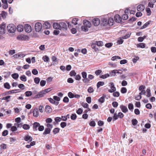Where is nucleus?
<instances>
[{"label":"nucleus","mask_w":156,"mask_h":156,"mask_svg":"<svg viewBox=\"0 0 156 156\" xmlns=\"http://www.w3.org/2000/svg\"><path fill=\"white\" fill-rule=\"evenodd\" d=\"M21 80L25 82L27 81V77L25 75H23L20 77Z\"/></svg>","instance_id":"34"},{"label":"nucleus","mask_w":156,"mask_h":156,"mask_svg":"<svg viewBox=\"0 0 156 156\" xmlns=\"http://www.w3.org/2000/svg\"><path fill=\"white\" fill-rule=\"evenodd\" d=\"M10 97V96H8L5 97H3L2 98V100H6L7 102L9 101V100H8V99Z\"/></svg>","instance_id":"46"},{"label":"nucleus","mask_w":156,"mask_h":156,"mask_svg":"<svg viewBox=\"0 0 156 156\" xmlns=\"http://www.w3.org/2000/svg\"><path fill=\"white\" fill-rule=\"evenodd\" d=\"M121 92L123 94L126 93L127 92V89L126 88L124 87H122L121 89Z\"/></svg>","instance_id":"56"},{"label":"nucleus","mask_w":156,"mask_h":156,"mask_svg":"<svg viewBox=\"0 0 156 156\" xmlns=\"http://www.w3.org/2000/svg\"><path fill=\"white\" fill-rule=\"evenodd\" d=\"M96 45L95 42L94 41L92 43L91 45L92 48L94 49L95 51H97L98 50V48L96 47Z\"/></svg>","instance_id":"19"},{"label":"nucleus","mask_w":156,"mask_h":156,"mask_svg":"<svg viewBox=\"0 0 156 156\" xmlns=\"http://www.w3.org/2000/svg\"><path fill=\"white\" fill-rule=\"evenodd\" d=\"M60 130V129L58 127L55 128L53 130V132L54 134H56L59 132Z\"/></svg>","instance_id":"27"},{"label":"nucleus","mask_w":156,"mask_h":156,"mask_svg":"<svg viewBox=\"0 0 156 156\" xmlns=\"http://www.w3.org/2000/svg\"><path fill=\"white\" fill-rule=\"evenodd\" d=\"M24 27L22 25H19L17 27V29L18 31L20 32L23 30Z\"/></svg>","instance_id":"21"},{"label":"nucleus","mask_w":156,"mask_h":156,"mask_svg":"<svg viewBox=\"0 0 156 156\" xmlns=\"http://www.w3.org/2000/svg\"><path fill=\"white\" fill-rule=\"evenodd\" d=\"M4 87L5 88L9 89L10 88V86L8 83H6L4 84Z\"/></svg>","instance_id":"44"},{"label":"nucleus","mask_w":156,"mask_h":156,"mask_svg":"<svg viewBox=\"0 0 156 156\" xmlns=\"http://www.w3.org/2000/svg\"><path fill=\"white\" fill-rule=\"evenodd\" d=\"M60 29H62L63 30H66L67 29V25L64 22H61L60 23Z\"/></svg>","instance_id":"9"},{"label":"nucleus","mask_w":156,"mask_h":156,"mask_svg":"<svg viewBox=\"0 0 156 156\" xmlns=\"http://www.w3.org/2000/svg\"><path fill=\"white\" fill-rule=\"evenodd\" d=\"M40 124L39 123L37 122H35L33 124V129L34 131H37V128H38Z\"/></svg>","instance_id":"15"},{"label":"nucleus","mask_w":156,"mask_h":156,"mask_svg":"<svg viewBox=\"0 0 156 156\" xmlns=\"http://www.w3.org/2000/svg\"><path fill=\"white\" fill-rule=\"evenodd\" d=\"M112 73L114 74H113V75H114V76L115 75V74L116 73H120V74L122 73L119 72V70H118L117 69L114 70H112Z\"/></svg>","instance_id":"40"},{"label":"nucleus","mask_w":156,"mask_h":156,"mask_svg":"<svg viewBox=\"0 0 156 156\" xmlns=\"http://www.w3.org/2000/svg\"><path fill=\"white\" fill-rule=\"evenodd\" d=\"M118 105V104L116 101H114L112 103V105L114 108H116Z\"/></svg>","instance_id":"62"},{"label":"nucleus","mask_w":156,"mask_h":156,"mask_svg":"<svg viewBox=\"0 0 156 156\" xmlns=\"http://www.w3.org/2000/svg\"><path fill=\"white\" fill-rule=\"evenodd\" d=\"M46 81L44 80H42L40 83L41 86V87H43L46 84Z\"/></svg>","instance_id":"61"},{"label":"nucleus","mask_w":156,"mask_h":156,"mask_svg":"<svg viewBox=\"0 0 156 156\" xmlns=\"http://www.w3.org/2000/svg\"><path fill=\"white\" fill-rule=\"evenodd\" d=\"M113 45V44L112 43H108L105 44V46L108 48H110Z\"/></svg>","instance_id":"57"},{"label":"nucleus","mask_w":156,"mask_h":156,"mask_svg":"<svg viewBox=\"0 0 156 156\" xmlns=\"http://www.w3.org/2000/svg\"><path fill=\"white\" fill-rule=\"evenodd\" d=\"M25 94L26 97H29L32 95V92L31 91H27L25 92Z\"/></svg>","instance_id":"41"},{"label":"nucleus","mask_w":156,"mask_h":156,"mask_svg":"<svg viewBox=\"0 0 156 156\" xmlns=\"http://www.w3.org/2000/svg\"><path fill=\"white\" fill-rule=\"evenodd\" d=\"M104 84V83L102 81L98 82L97 84V87L98 88L101 86H102Z\"/></svg>","instance_id":"30"},{"label":"nucleus","mask_w":156,"mask_h":156,"mask_svg":"<svg viewBox=\"0 0 156 156\" xmlns=\"http://www.w3.org/2000/svg\"><path fill=\"white\" fill-rule=\"evenodd\" d=\"M5 24L3 23L0 25V34H3L5 33Z\"/></svg>","instance_id":"3"},{"label":"nucleus","mask_w":156,"mask_h":156,"mask_svg":"<svg viewBox=\"0 0 156 156\" xmlns=\"http://www.w3.org/2000/svg\"><path fill=\"white\" fill-rule=\"evenodd\" d=\"M132 124L134 126H135L137 124L138 121L136 119H133L132 120Z\"/></svg>","instance_id":"53"},{"label":"nucleus","mask_w":156,"mask_h":156,"mask_svg":"<svg viewBox=\"0 0 156 156\" xmlns=\"http://www.w3.org/2000/svg\"><path fill=\"white\" fill-rule=\"evenodd\" d=\"M145 7L144 5H139L137 7V10L139 11H142L144 9Z\"/></svg>","instance_id":"20"},{"label":"nucleus","mask_w":156,"mask_h":156,"mask_svg":"<svg viewBox=\"0 0 156 156\" xmlns=\"http://www.w3.org/2000/svg\"><path fill=\"white\" fill-rule=\"evenodd\" d=\"M136 19V18L135 17H133L132 18H131L129 20V23L132 22L134 21H135Z\"/></svg>","instance_id":"59"},{"label":"nucleus","mask_w":156,"mask_h":156,"mask_svg":"<svg viewBox=\"0 0 156 156\" xmlns=\"http://www.w3.org/2000/svg\"><path fill=\"white\" fill-rule=\"evenodd\" d=\"M110 86L111 89L108 90V91L111 93H112L116 90V88L115 87L114 84L112 82H111L110 83Z\"/></svg>","instance_id":"4"},{"label":"nucleus","mask_w":156,"mask_h":156,"mask_svg":"<svg viewBox=\"0 0 156 156\" xmlns=\"http://www.w3.org/2000/svg\"><path fill=\"white\" fill-rule=\"evenodd\" d=\"M48 99L51 103L54 104L55 105H58L59 104V102H58L55 101L54 99H52L51 98H48Z\"/></svg>","instance_id":"13"},{"label":"nucleus","mask_w":156,"mask_h":156,"mask_svg":"<svg viewBox=\"0 0 156 156\" xmlns=\"http://www.w3.org/2000/svg\"><path fill=\"white\" fill-rule=\"evenodd\" d=\"M108 25L109 26H111L113 25L114 20L112 18H109L108 20Z\"/></svg>","instance_id":"16"},{"label":"nucleus","mask_w":156,"mask_h":156,"mask_svg":"<svg viewBox=\"0 0 156 156\" xmlns=\"http://www.w3.org/2000/svg\"><path fill=\"white\" fill-rule=\"evenodd\" d=\"M128 107L130 110L132 111H133V104L129 103L128 105Z\"/></svg>","instance_id":"45"},{"label":"nucleus","mask_w":156,"mask_h":156,"mask_svg":"<svg viewBox=\"0 0 156 156\" xmlns=\"http://www.w3.org/2000/svg\"><path fill=\"white\" fill-rule=\"evenodd\" d=\"M137 46L140 48H144L145 47V44L144 43H140L137 44Z\"/></svg>","instance_id":"33"},{"label":"nucleus","mask_w":156,"mask_h":156,"mask_svg":"<svg viewBox=\"0 0 156 156\" xmlns=\"http://www.w3.org/2000/svg\"><path fill=\"white\" fill-rule=\"evenodd\" d=\"M7 29L9 33H13L15 31L16 27L14 24L11 23L7 27Z\"/></svg>","instance_id":"1"},{"label":"nucleus","mask_w":156,"mask_h":156,"mask_svg":"<svg viewBox=\"0 0 156 156\" xmlns=\"http://www.w3.org/2000/svg\"><path fill=\"white\" fill-rule=\"evenodd\" d=\"M88 27L84 25L82 26L81 29L84 32H87L88 30Z\"/></svg>","instance_id":"36"},{"label":"nucleus","mask_w":156,"mask_h":156,"mask_svg":"<svg viewBox=\"0 0 156 156\" xmlns=\"http://www.w3.org/2000/svg\"><path fill=\"white\" fill-rule=\"evenodd\" d=\"M97 45L98 46H102L103 45V42L101 41H95Z\"/></svg>","instance_id":"29"},{"label":"nucleus","mask_w":156,"mask_h":156,"mask_svg":"<svg viewBox=\"0 0 156 156\" xmlns=\"http://www.w3.org/2000/svg\"><path fill=\"white\" fill-rule=\"evenodd\" d=\"M7 15V12L5 11H2L1 14V16L4 19L6 17V16Z\"/></svg>","instance_id":"49"},{"label":"nucleus","mask_w":156,"mask_h":156,"mask_svg":"<svg viewBox=\"0 0 156 156\" xmlns=\"http://www.w3.org/2000/svg\"><path fill=\"white\" fill-rule=\"evenodd\" d=\"M119 92L116 91L113 92V95L114 97H118L119 96Z\"/></svg>","instance_id":"55"},{"label":"nucleus","mask_w":156,"mask_h":156,"mask_svg":"<svg viewBox=\"0 0 156 156\" xmlns=\"http://www.w3.org/2000/svg\"><path fill=\"white\" fill-rule=\"evenodd\" d=\"M40 81V79L39 77H36L34 79V82L36 84H38Z\"/></svg>","instance_id":"47"},{"label":"nucleus","mask_w":156,"mask_h":156,"mask_svg":"<svg viewBox=\"0 0 156 156\" xmlns=\"http://www.w3.org/2000/svg\"><path fill=\"white\" fill-rule=\"evenodd\" d=\"M24 28L26 32L30 33L31 31V27L29 25L26 24L25 25Z\"/></svg>","instance_id":"7"},{"label":"nucleus","mask_w":156,"mask_h":156,"mask_svg":"<svg viewBox=\"0 0 156 156\" xmlns=\"http://www.w3.org/2000/svg\"><path fill=\"white\" fill-rule=\"evenodd\" d=\"M114 20L117 23H119L121 22L122 18L118 14H116L114 17Z\"/></svg>","instance_id":"8"},{"label":"nucleus","mask_w":156,"mask_h":156,"mask_svg":"<svg viewBox=\"0 0 156 156\" xmlns=\"http://www.w3.org/2000/svg\"><path fill=\"white\" fill-rule=\"evenodd\" d=\"M53 28L55 29L60 30V23L59 24L58 23H53Z\"/></svg>","instance_id":"23"},{"label":"nucleus","mask_w":156,"mask_h":156,"mask_svg":"<svg viewBox=\"0 0 156 156\" xmlns=\"http://www.w3.org/2000/svg\"><path fill=\"white\" fill-rule=\"evenodd\" d=\"M50 25L49 23L48 22H45L44 23L43 25V27L45 29H48L50 27Z\"/></svg>","instance_id":"22"},{"label":"nucleus","mask_w":156,"mask_h":156,"mask_svg":"<svg viewBox=\"0 0 156 156\" xmlns=\"http://www.w3.org/2000/svg\"><path fill=\"white\" fill-rule=\"evenodd\" d=\"M123 42V40L121 37L118 39L117 41V43L119 44H122Z\"/></svg>","instance_id":"54"},{"label":"nucleus","mask_w":156,"mask_h":156,"mask_svg":"<svg viewBox=\"0 0 156 156\" xmlns=\"http://www.w3.org/2000/svg\"><path fill=\"white\" fill-rule=\"evenodd\" d=\"M109 76V75L108 74H106L105 75H102L100 77L102 79H106Z\"/></svg>","instance_id":"39"},{"label":"nucleus","mask_w":156,"mask_h":156,"mask_svg":"<svg viewBox=\"0 0 156 156\" xmlns=\"http://www.w3.org/2000/svg\"><path fill=\"white\" fill-rule=\"evenodd\" d=\"M52 111V108L50 106L46 105L45 106V111L47 112L50 113Z\"/></svg>","instance_id":"24"},{"label":"nucleus","mask_w":156,"mask_h":156,"mask_svg":"<svg viewBox=\"0 0 156 156\" xmlns=\"http://www.w3.org/2000/svg\"><path fill=\"white\" fill-rule=\"evenodd\" d=\"M45 94H44V92L43 90L40 92L38 94L36 95L35 96V98H39L42 97L44 96V95Z\"/></svg>","instance_id":"12"},{"label":"nucleus","mask_w":156,"mask_h":156,"mask_svg":"<svg viewBox=\"0 0 156 156\" xmlns=\"http://www.w3.org/2000/svg\"><path fill=\"white\" fill-rule=\"evenodd\" d=\"M12 77L14 79H16L19 77V75L17 73H15L12 74Z\"/></svg>","instance_id":"37"},{"label":"nucleus","mask_w":156,"mask_h":156,"mask_svg":"<svg viewBox=\"0 0 156 156\" xmlns=\"http://www.w3.org/2000/svg\"><path fill=\"white\" fill-rule=\"evenodd\" d=\"M23 128L25 130H28L30 128V126L28 124H24L23 125Z\"/></svg>","instance_id":"35"},{"label":"nucleus","mask_w":156,"mask_h":156,"mask_svg":"<svg viewBox=\"0 0 156 156\" xmlns=\"http://www.w3.org/2000/svg\"><path fill=\"white\" fill-rule=\"evenodd\" d=\"M76 73L74 70H72L69 73V75L71 76H75L76 75Z\"/></svg>","instance_id":"43"},{"label":"nucleus","mask_w":156,"mask_h":156,"mask_svg":"<svg viewBox=\"0 0 156 156\" xmlns=\"http://www.w3.org/2000/svg\"><path fill=\"white\" fill-rule=\"evenodd\" d=\"M77 118V116L75 114H73L71 116L70 118L73 120H75Z\"/></svg>","instance_id":"48"},{"label":"nucleus","mask_w":156,"mask_h":156,"mask_svg":"<svg viewBox=\"0 0 156 156\" xmlns=\"http://www.w3.org/2000/svg\"><path fill=\"white\" fill-rule=\"evenodd\" d=\"M87 90L88 92L90 93H92L94 91V90L93 88L91 87H89L88 88Z\"/></svg>","instance_id":"42"},{"label":"nucleus","mask_w":156,"mask_h":156,"mask_svg":"<svg viewBox=\"0 0 156 156\" xmlns=\"http://www.w3.org/2000/svg\"><path fill=\"white\" fill-rule=\"evenodd\" d=\"M24 139L25 140L29 143L32 140L33 138L31 136L27 135L24 137Z\"/></svg>","instance_id":"14"},{"label":"nucleus","mask_w":156,"mask_h":156,"mask_svg":"<svg viewBox=\"0 0 156 156\" xmlns=\"http://www.w3.org/2000/svg\"><path fill=\"white\" fill-rule=\"evenodd\" d=\"M51 129L49 128H46L44 131L43 133V135H46L49 134L51 132Z\"/></svg>","instance_id":"25"},{"label":"nucleus","mask_w":156,"mask_h":156,"mask_svg":"<svg viewBox=\"0 0 156 156\" xmlns=\"http://www.w3.org/2000/svg\"><path fill=\"white\" fill-rule=\"evenodd\" d=\"M78 20V18H75L73 19L72 23L74 25H76L77 24V22Z\"/></svg>","instance_id":"31"},{"label":"nucleus","mask_w":156,"mask_h":156,"mask_svg":"<svg viewBox=\"0 0 156 156\" xmlns=\"http://www.w3.org/2000/svg\"><path fill=\"white\" fill-rule=\"evenodd\" d=\"M2 136H5L8 134V131L7 130H5L2 133Z\"/></svg>","instance_id":"64"},{"label":"nucleus","mask_w":156,"mask_h":156,"mask_svg":"<svg viewBox=\"0 0 156 156\" xmlns=\"http://www.w3.org/2000/svg\"><path fill=\"white\" fill-rule=\"evenodd\" d=\"M39 112L37 108L35 109L33 111V115L36 117H37L39 115Z\"/></svg>","instance_id":"18"},{"label":"nucleus","mask_w":156,"mask_h":156,"mask_svg":"<svg viewBox=\"0 0 156 156\" xmlns=\"http://www.w3.org/2000/svg\"><path fill=\"white\" fill-rule=\"evenodd\" d=\"M55 122H54L53 123L55 124V122L58 123L59 122L61 121V118L59 117H56L55 119Z\"/></svg>","instance_id":"51"},{"label":"nucleus","mask_w":156,"mask_h":156,"mask_svg":"<svg viewBox=\"0 0 156 156\" xmlns=\"http://www.w3.org/2000/svg\"><path fill=\"white\" fill-rule=\"evenodd\" d=\"M42 59L44 62H48L49 61V58L48 56L45 55L43 57Z\"/></svg>","instance_id":"32"},{"label":"nucleus","mask_w":156,"mask_h":156,"mask_svg":"<svg viewBox=\"0 0 156 156\" xmlns=\"http://www.w3.org/2000/svg\"><path fill=\"white\" fill-rule=\"evenodd\" d=\"M146 91L147 92V97H150L151 95L150 88H148L146 90Z\"/></svg>","instance_id":"38"},{"label":"nucleus","mask_w":156,"mask_h":156,"mask_svg":"<svg viewBox=\"0 0 156 156\" xmlns=\"http://www.w3.org/2000/svg\"><path fill=\"white\" fill-rule=\"evenodd\" d=\"M75 77V79L76 80H80L81 79V77L79 74L76 75Z\"/></svg>","instance_id":"52"},{"label":"nucleus","mask_w":156,"mask_h":156,"mask_svg":"<svg viewBox=\"0 0 156 156\" xmlns=\"http://www.w3.org/2000/svg\"><path fill=\"white\" fill-rule=\"evenodd\" d=\"M42 25L40 23H37L35 24V30L36 32H39L40 31L42 28Z\"/></svg>","instance_id":"5"},{"label":"nucleus","mask_w":156,"mask_h":156,"mask_svg":"<svg viewBox=\"0 0 156 156\" xmlns=\"http://www.w3.org/2000/svg\"><path fill=\"white\" fill-rule=\"evenodd\" d=\"M81 74L82 77L83 78L82 81L83 83H88L90 80L87 78V73L86 72H83L81 73Z\"/></svg>","instance_id":"2"},{"label":"nucleus","mask_w":156,"mask_h":156,"mask_svg":"<svg viewBox=\"0 0 156 156\" xmlns=\"http://www.w3.org/2000/svg\"><path fill=\"white\" fill-rule=\"evenodd\" d=\"M120 108L122 111L124 113H126L128 111L127 108L123 105L120 106Z\"/></svg>","instance_id":"17"},{"label":"nucleus","mask_w":156,"mask_h":156,"mask_svg":"<svg viewBox=\"0 0 156 156\" xmlns=\"http://www.w3.org/2000/svg\"><path fill=\"white\" fill-rule=\"evenodd\" d=\"M74 95L71 92H69L68 93V96L71 98H74Z\"/></svg>","instance_id":"60"},{"label":"nucleus","mask_w":156,"mask_h":156,"mask_svg":"<svg viewBox=\"0 0 156 156\" xmlns=\"http://www.w3.org/2000/svg\"><path fill=\"white\" fill-rule=\"evenodd\" d=\"M63 101L65 103H68L69 101V99L67 97H65L64 98Z\"/></svg>","instance_id":"63"},{"label":"nucleus","mask_w":156,"mask_h":156,"mask_svg":"<svg viewBox=\"0 0 156 156\" xmlns=\"http://www.w3.org/2000/svg\"><path fill=\"white\" fill-rule=\"evenodd\" d=\"M0 146L2 149H5L7 148V145L5 144H1Z\"/></svg>","instance_id":"50"},{"label":"nucleus","mask_w":156,"mask_h":156,"mask_svg":"<svg viewBox=\"0 0 156 156\" xmlns=\"http://www.w3.org/2000/svg\"><path fill=\"white\" fill-rule=\"evenodd\" d=\"M83 25L88 28H90L91 27V24L90 22L86 20H84L83 21Z\"/></svg>","instance_id":"11"},{"label":"nucleus","mask_w":156,"mask_h":156,"mask_svg":"<svg viewBox=\"0 0 156 156\" xmlns=\"http://www.w3.org/2000/svg\"><path fill=\"white\" fill-rule=\"evenodd\" d=\"M17 39L21 40H27L29 39V37L27 35H21L18 36L17 37Z\"/></svg>","instance_id":"6"},{"label":"nucleus","mask_w":156,"mask_h":156,"mask_svg":"<svg viewBox=\"0 0 156 156\" xmlns=\"http://www.w3.org/2000/svg\"><path fill=\"white\" fill-rule=\"evenodd\" d=\"M150 22H151L150 21H149L146 22L144 25H143L141 27L140 29H142L145 28L146 27H147L148 26V25H149V24H150Z\"/></svg>","instance_id":"28"},{"label":"nucleus","mask_w":156,"mask_h":156,"mask_svg":"<svg viewBox=\"0 0 156 156\" xmlns=\"http://www.w3.org/2000/svg\"><path fill=\"white\" fill-rule=\"evenodd\" d=\"M92 23L95 26H98L100 23L99 19L98 18L94 19L92 20Z\"/></svg>","instance_id":"10"},{"label":"nucleus","mask_w":156,"mask_h":156,"mask_svg":"<svg viewBox=\"0 0 156 156\" xmlns=\"http://www.w3.org/2000/svg\"><path fill=\"white\" fill-rule=\"evenodd\" d=\"M116 59H121V57H120L119 56H113L111 58V60L113 61H114Z\"/></svg>","instance_id":"58"},{"label":"nucleus","mask_w":156,"mask_h":156,"mask_svg":"<svg viewBox=\"0 0 156 156\" xmlns=\"http://www.w3.org/2000/svg\"><path fill=\"white\" fill-rule=\"evenodd\" d=\"M106 95H103L101 97L98 99V101L101 102V103H103L105 101V98L106 97Z\"/></svg>","instance_id":"26"}]
</instances>
